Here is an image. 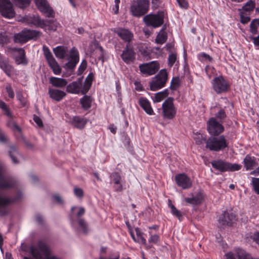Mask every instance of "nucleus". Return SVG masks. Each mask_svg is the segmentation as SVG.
Returning a JSON list of instances; mask_svg holds the SVG:
<instances>
[{"instance_id":"obj_6","label":"nucleus","mask_w":259,"mask_h":259,"mask_svg":"<svg viewBox=\"0 0 259 259\" xmlns=\"http://www.w3.org/2000/svg\"><path fill=\"white\" fill-rule=\"evenodd\" d=\"M149 7V2L148 0H140L137 4L131 6L130 11L134 16L140 17L147 13Z\"/></svg>"},{"instance_id":"obj_3","label":"nucleus","mask_w":259,"mask_h":259,"mask_svg":"<svg viewBox=\"0 0 259 259\" xmlns=\"http://www.w3.org/2000/svg\"><path fill=\"white\" fill-rule=\"evenodd\" d=\"M212 166L221 172L227 171H234L239 170L241 165L237 163H231L223 160H215L211 162Z\"/></svg>"},{"instance_id":"obj_23","label":"nucleus","mask_w":259,"mask_h":259,"mask_svg":"<svg viewBox=\"0 0 259 259\" xmlns=\"http://www.w3.org/2000/svg\"><path fill=\"white\" fill-rule=\"evenodd\" d=\"M114 32L125 42H130L134 36L133 33L126 29L119 28L115 30Z\"/></svg>"},{"instance_id":"obj_21","label":"nucleus","mask_w":259,"mask_h":259,"mask_svg":"<svg viewBox=\"0 0 259 259\" xmlns=\"http://www.w3.org/2000/svg\"><path fill=\"white\" fill-rule=\"evenodd\" d=\"M82 87V78H79L76 81H73L66 85V91L71 94H81Z\"/></svg>"},{"instance_id":"obj_39","label":"nucleus","mask_w":259,"mask_h":259,"mask_svg":"<svg viewBox=\"0 0 259 259\" xmlns=\"http://www.w3.org/2000/svg\"><path fill=\"white\" fill-rule=\"evenodd\" d=\"M168 91L166 89L162 92H159L155 94L154 102H159L164 99L168 95Z\"/></svg>"},{"instance_id":"obj_44","label":"nucleus","mask_w":259,"mask_h":259,"mask_svg":"<svg viewBox=\"0 0 259 259\" xmlns=\"http://www.w3.org/2000/svg\"><path fill=\"white\" fill-rule=\"evenodd\" d=\"M168 206L171 209V212L173 215L177 217L179 219L182 217L181 212L178 210L176 207L171 203V201H168Z\"/></svg>"},{"instance_id":"obj_37","label":"nucleus","mask_w":259,"mask_h":259,"mask_svg":"<svg viewBox=\"0 0 259 259\" xmlns=\"http://www.w3.org/2000/svg\"><path fill=\"white\" fill-rule=\"evenodd\" d=\"M13 119L14 118H9L8 119L7 121V126L14 132L17 131L20 133L21 132V128L17 124L16 122H15Z\"/></svg>"},{"instance_id":"obj_2","label":"nucleus","mask_w":259,"mask_h":259,"mask_svg":"<svg viewBox=\"0 0 259 259\" xmlns=\"http://www.w3.org/2000/svg\"><path fill=\"white\" fill-rule=\"evenodd\" d=\"M206 148L212 151L223 150L228 146V143L223 135L211 136L205 142Z\"/></svg>"},{"instance_id":"obj_14","label":"nucleus","mask_w":259,"mask_h":259,"mask_svg":"<svg viewBox=\"0 0 259 259\" xmlns=\"http://www.w3.org/2000/svg\"><path fill=\"white\" fill-rule=\"evenodd\" d=\"M236 220V216L232 212L224 211L218 220L219 226L224 228L231 226Z\"/></svg>"},{"instance_id":"obj_29","label":"nucleus","mask_w":259,"mask_h":259,"mask_svg":"<svg viewBox=\"0 0 259 259\" xmlns=\"http://www.w3.org/2000/svg\"><path fill=\"white\" fill-rule=\"evenodd\" d=\"M88 120L86 118L76 116L70 121L71 124L77 128L82 129L84 127Z\"/></svg>"},{"instance_id":"obj_38","label":"nucleus","mask_w":259,"mask_h":259,"mask_svg":"<svg viewBox=\"0 0 259 259\" xmlns=\"http://www.w3.org/2000/svg\"><path fill=\"white\" fill-rule=\"evenodd\" d=\"M15 5L20 9L28 7L31 3V0H12Z\"/></svg>"},{"instance_id":"obj_50","label":"nucleus","mask_w":259,"mask_h":259,"mask_svg":"<svg viewBox=\"0 0 259 259\" xmlns=\"http://www.w3.org/2000/svg\"><path fill=\"white\" fill-rule=\"evenodd\" d=\"M111 177L114 184H117L121 181V177L120 175L116 172H113L111 175Z\"/></svg>"},{"instance_id":"obj_16","label":"nucleus","mask_w":259,"mask_h":259,"mask_svg":"<svg viewBox=\"0 0 259 259\" xmlns=\"http://www.w3.org/2000/svg\"><path fill=\"white\" fill-rule=\"evenodd\" d=\"M140 71L149 75L155 74L159 69V64L157 61H152L149 63L141 64L139 66Z\"/></svg>"},{"instance_id":"obj_20","label":"nucleus","mask_w":259,"mask_h":259,"mask_svg":"<svg viewBox=\"0 0 259 259\" xmlns=\"http://www.w3.org/2000/svg\"><path fill=\"white\" fill-rule=\"evenodd\" d=\"M122 60L126 64L134 62L135 59V53L132 47L127 45L121 55Z\"/></svg>"},{"instance_id":"obj_64","label":"nucleus","mask_w":259,"mask_h":259,"mask_svg":"<svg viewBox=\"0 0 259 259\" xmlns=\"http://www.w3.org/2000/svg\"><path fill=\"white\" fill-rule=\"evenodd\" d=\"M226 259H236V255L230 252L226 254Z\"/></svg>"},{"instance_id":"obj_53","label":"nucleus","mask_w":259,"mask_h":259,"mask_svg":"<svg viewBox=\"0 0 259 259\" xmlns=\"http://www.w3.org/2000/svg\"><path fill=\"white\" fill-rule=\"evenodd\" d=\"M159 241V236L157 234L152 235H151L149 239V242L152 243L154 244L157 243Z\"/></svg>"},{"instance_id":"obj_1","label":"nucleus","mask_w":259,"mask_h":259,"mask_svg":"<svg viewBox=\"0 0 259 259\" xmlns=\"http://www.w3.org/2000/svg\"><path fill=\"white\" fill-rule=\"evenodd\" d=\"M30 252L35 259H59L51 253L49 245L42 240L38 241L35 245L31 246Z\"/></svg>"},{"instance_id":"obj_28","label":"nucleus","mask_w":259,"mask_h":259,"mask_svg":"<svg viewBox=\"0 0 259 259\" xmlns=\"http://www.w3.org/2000/svg\"><path fill=\"white\" fill-rule=\"evenodd\" d=\"M49 82L56 88H62L66 87L68 83L67 81L62 78L51 77L49 78Z\"/></svg>"},{"instance_id":"obj_30","label":"nucleus","mask_w":259,"mask_h":259,"mask_svg":"<svg viewBox=\"0 0 259 259\" xmlns=\"http://www.w3.org/2000/svg\"><path fill=\"white\" fill-rule=\"evenodd\" d=\"M139 103L143 109L148 114H153V110L151 106L150 103L146 98H140L139 100Z\"/></svg>"},{"instance_id":"obj_42","label":"nucleus","mask_w":259,"mask_h":259,"mask_svg":"<svg viewBox=\"0 0 259 259\" xmlns=\"http://www.w3.org/2000/svg\"><path fill=\"white\" fill-rule=\"evenodd\" d=\"M77 222L79 227L82 229L83 232L84 234H87L89 232V229L85 220L83 219L79 218Z\"/></svg>"},{"instance_id":"obj_27","label":"nucleus","mask_w":259,"mask_h":259,"mask_svg":"<svg viewBox=\"0 0 259 259\" xmlns=\"http://www.w3.org/2000/svg\"><path fill=\"white\" fill-rule=\"evenodd\" d=\"M243 164L247 170L253 169L258 165L256 158L249 155H247L244 158Z\"/></svg>"},{"instance_id":"obj_56","label":"nucleus","mask_w":259,"mask_h":259,"mask_svg":"<svg viewBox=\"0 0 259 259\" xmlns=\"http://www.w3.org/2000/svg\"><path fill=\"white\" fill-rule=\"evenodd\" d=\"M257 25H259V19L253 20L250 24V30L257 29Z\"/></svg>"},{"instance_id":"obj_33","label":"nucleus","mask_w":259,"mask_h":259,"mask_svg":"<svg viewBox=\"0 0 259 259\" xmlns=\"http://www.w3.org/2000/svg\"><path fill=\"white\" fill-rule=\"evenodd\" d=\"M9 155L11 158L13 163L17 164L19 163V161L17 159V157L20 155V153L18 152L17 148L14 146H10V149L8 151Z\"/></svg>"},{"instance_id":"obj_15","label":"nucleus","mask_w":259,"mask_h":259,"mask_svg":"<svg viewBox=\"0 0 259 259\" xmlns=\"http://www.w3.org/2000/svg\"><path fill=\"white\" fill-rule=\"evenodd\" d=\"M212 83L213 89L217 94L226 92L229 88L228 82L222 76L215 77Z\"/></svg>"},{"instance_id":"obj_34","label":"nucleus","mask_w":259,"mask_h":259,"mask_svg":"<svg viewBox=\"0 0 259 259\" xmlns=\"http://www.w3.org/2000/svg\"><path fill=\"white\" fill-rule=\"evenodd\" d=\"M165 28L163 27L157 35L155 38V42L158 44H163L167 39V35L164 31Z\"/></svg>"},{"instance_id":"obj_13","label":"nucleus","mask_w":259,"mask_h":259,"mask_svg":"<svg viewBox=\"0 0 259 259\" xmlns=\"http://www.w3.org/2000/svg\"><path fill=\"white\" fill-rule=\"evenodd\" d=\"M0 12L6 18H12L15 16L13 5L10 0H0Z\"/></svg>"},{"instance_id":"obj_31","label":"nucleus","mask_w":259,"mask_h":259,"mask_svg":"<svg viewBox=\"0 0 259 259\" xmlns=\"http://www.w3.org/2000/svg\"><path fill=\"white\" fill-rule=\"evenodd\" d=\"M53 52L57 58L63 59L65 57L68 49L64 46H58L53 49Z\"/></svg>"},{"instance_id":"obj_19","label":"nucleus","mask_w":259,"mask_h":259,"mask_svg":"<svg viewBox=\"0 0 259 259\" xmlns=\"http://www.w3.org/2000/svg\"><path fill=\"white\" fill-rule=\"evenodd\" d=\"M79 61V54L77 49L73 47L70 51L69 60L66 63L65 66L67 68L73 69Z\"/></svg>"},{"instance_id":"obj_48","label":"nucleus","mask_w":259,"mask_h":259,"mask_svg":"<svg viewBox=\"0 0 259 259\" xmlns=\"http://www.w3.org/2000/svg\"><path fill=\"white\" fill-rule=\"evenodd\" d=\"M252 184L254 191L259 195V178H252Z\"/></svg>"},{"instance_id":"obj_40","label":"nucleus","mask_w":259,"mask_h":259,"mask_svg":"<svg viewBox=\"0 0 259 259\" xmlns=\"http://www.w3.org/2000/svg\"><path fill=\"white\" fill-rule=\"evenodd\" d=\"M255 3L251 0L247 2L245 5L242 7V10L245 12H250L252 11L255 7Z\"/></svg>"},{"instance_id":"obj_9","label":"nucleus","mask_w":259,"mask_h":259,"mask_svg":"<svg viewBox=\"0 0 259 259\" xmlns=\"http://www.w3.org/2000/svg\"><path fill=\"white\" fill-rule=\"evenodd\" d=\"M4 167L0 165V189L8 190L16 188L18 181L13 177L3 176Z\"/></svg>"},{"instance_id":"obj_54","label":"nucleus","mask_w":259,"mask_h":259,"mask_svg":"<svg viewBox=\"0 0 259 259\" xmlns=\"http://www.w3.org/2000/svg\"><path fill=\"white\" fill-rule=\"evenodd\" d=\"M74 193L77 197L82 198L83 196L82 189L79 188H74Z\"/></svg>"},{"instance_id":"obj_11","label":"nucleus","mask_w":259,"mask_h":259,"mask_svg":"<svg viewBox=\"0 0 259 259\" xmlns=\"http://www.w3.org/2000/svg\"><path fill=\"white\" fill-rule=\"evenodd\" d=\"M43 49L45 58L54 73L57 75L60 74L61 69L48 48L44 47Z\"/></svg>"},{"instance_id":"obj_41","label":"nucleus","mask_w":259,"mask_h":259,"mask_svg":"<svg viewBox=\"0 0 259 259\" xmlns=\"http://www.w3.org/2000/svg\"><path fill=\"white\" fill-rule=\"evenodd\" d=\"M136 235H137V242L141 243L144 245H146V240L143 236V233L141 230L137 228L135 229Z\"/></svg>"},{"instance_id":"obj_47","label":"nucleus","mask_w":259,"mask_h":259,"mask_svg":"<svg viewBox=\"0 0 259 259\" xmlns=\"http://www.w3.org/2000/svg\"><path fill=\"white\" fill-rule=\"evenodd\" d=\"M227 115L226 112L223 109H221L216 114L215 117L218 119L222 121L225 119Z\"/></svg>"},{"instance_id":"obj_52","label":"nucleus","mask_w":259,"mask_h":259,"mask_svg":"<svg viewBox=\"0 0 259 259\" xmlns=\"http://www.w3.org/2000/svg\"><path fill=\"white\" fill-rule=\"evenodd\" d=\"M6 90L9 97L11 99H13L14 98L15 95L11 85H7L6 87Z\"/></svg>"},{"instance_id":"obj_18","label":"nucleus","mask_w":259,"mask_h":259,"mask_svg":"<svg viewBox=\"0 0 259 259\" xmlns=\"http://www.w3.org/2000/svg\"><path fill=\"white\" fill-rule=\"evenodd\" d=\"M175 179L177 185L183 189H189L192 186L191 180L185 174H180L176 175Z\"/></svg>"},{"instance_id":"obj_8","label":"nucleus","mask_w":259,"mask_h":259,"mask_svg":"<svg viewBox=\"0 0 259 259\" xmlns=\"http://www.w3.org/2000/svg\"><path fill=\"white\" fill-rule=\"evenodd\" d=\"M168 79L167 72L166 69H162L155 76V80L150 84L152 91H156L163 87Z\"/></svg>"},{"instance_id":"obj_60","label":"nucleus","mask_w":259,"mask_h":259,"mask_svg":"<svg viewBox=\"0 0 259 259\" xmlns=\"http://www.w3.org/2000/svg\"><path fill=\"white\" fill-rule=\"evenodd\" d=\"M115 5L112 8L113 10L114 11L115 14H117L119 10V4L120 3V0H115Z\"/></svg>"},{"instance_id":"obj_12","label":"nucleus","mask_w":259,"mask_h":259,"mask_svg":"<svg viewBox=\"0 0 259 259\" xmlns=\"http://www.w3.org/2000/svg\"><path fill=\"white\" fill-rule=\"evenodd\" d=\"M207 128L208 133L214 136H218L224 130L222 124L218 122L214 117H211L208 120Z\"/></svg>"},{"instance_id":"obj_55","label":"nucleus","mask_w":259,"mask_h":259,"mask_svg":"<svg viewBox=\"0 0 259 259\" xmlns=\"http://www.w3.org/2000/svg\"><path fill=\"white\" fill-rule=\"evenodd\" d=\"M87 63L85 60H83L78 68V74H81L86 69Z\"/></svg>"},{"instance_id":"obj_49","label":"nucleus","mask_w":259,"mask_h":259,"mask_svg":"<svg viewBox=\"0 0 259 259\" xmlns=\"http://www.w3.org/2000/svg\"><path fill=\"white\" fill-rule=\"evenodd\" d=\"M9 42V38L5 33H0V45L4 46Z\"/></svg>"},{"instance_id":"obj_63","label":"nucleus","mask_w":259,"mask_h":259,"mask_svg":"<svg viewBox=\"0 0 259 259\" xmlns=\"http://www.w3.org/2000/svg\"><path fill=\"white\" fill-rule=\"evenodd\" d=\"M253 239L259 246V231L254 233Z\"/></svg>"},{"instance_id":"obj_26","label":"nucleus","mask_w":259,"mask_h":259,"mask_svg":"<svg viewBox=\"0 0 259 259\" xmlns=\"http://www.w3.org/2000/svg\"><path fill=\"white\" fill-rule=\"evenodd\" d=\"M22 193L19 191L17 192V196L13 198L4 197L0 196V209L2 208L6 207L7 206L14 202L19 200L22 198Z\"/></svg>"},{"instance_id":"obj_57","label":"nucleus","mask_w":259,"mask_h":259,"mask_svg":"<svg viewBox=\"0 0 259 259\" xmlns=\"http://www.w3.org/2000/svg\"><path fill=\"white\" fill-rule=\"evenodd\" d=\"M180 7L184 9H187L188 3L186 0H177Z\"/></svg>"},{"instance_id":"obj_36","label":"nucleus","mask_w":259,"mask_h":259,"mask_svg":"<svg viewBox=\"0 0 259 259\" xmlns=\"http://www.w3.org/2000/svg\"><path fill=\"white\" fill-rule=\"evenodd\" d=\"M93 79L89 76L85 79L81 89V94L85 95L91 88Z\"/></svg>"},{"instance_id":"obj_61","label":"nucleus","mask_w":259,"mask_h":259,"mask_svg":"<svg viewBox=\"0 0 259 259\" xmlns=\"http://www.w3.org/2000/svg\"><path fill=\"white\" fill-rule=\"evenodd\" d=\"M0 108L5 113V112L7 111V110H8L10 108V107L5 102L3 101L1 104H0Z\"/></svg>"},{"instance_id":"obj_62","label":"nucleus","mask_w":259,"mask_h":259,"mask_svg":"<svg viewBox=\"0 0 259 259\" xmlns=\"http://www.w3.org/2000/svg\"><path fill=\"white\" fill-rule=\"evenodd\" d=\"M162 2V0H152V7L157 8Z\"/></svg>"},{"instance_id":"obj_58","label":"nucleus","mask_w":259,"mask_h":259,"mask_svg":"<svg viewBox=\"0 0 259 259\" xmlns=\"http://www.w3.org/2000/svg\"><path fill=\"white\" fill-rule=\"evenodd\" d=\"M195 140L197 144L200 145L202 144L206 140L203 138L202 135H199L195 138Z\"/></svg>"},{"instance_id":"obj_24","label":"nucleus","mask_w":259,"mask_h":259,"mask_svg":"<svg viewBox=\"0 0 259 259\" xmlns=\"http://www.w3.org/2000/svg\"><path fill=\"white\" fill-rule=\"evenodd\" d=\"M204 195L201 192H198L195 195L192 194V197L185 198V201L193 205L201 204L204 200Z\"/></svg>"},{"instance_id":"obj_4","label":"nucleus","mask_w":259,"mask_h":259,"mask_svg":"<svg viewBox=\"0 0 259 259\" xmlns=\"http://www.w3.org/2000/svg\"><path fill=\"white\" fill-rule=\"evenodd\" d=\"M39 36V32L30 29H24L14 36V41L23 44L30 39H36Z\"/></svg>"},{"instance_id":"obj_46","label":"nucleus","mask_w":259,"mask_h":259,"mask_svg":"<svg viewBox=\"0 0 259 259\" xmlns=\"http://www.w3.org/2000/svg\"><path fill=\"white\" fill-rule=\"evenodd\" d=\"M177 60V55L175 53H171L169 55L168 58V65L169 67H172Z\"/></svg>"},{"instance_id":"obj_43","label":"nucleus","mask_w":259,"mask_h":259,"mask_svg":"<svg viewBox=\"0 0 259 259\" xmlns=\"http://www.w3.org/2000/svg\"><path fill=\"white\" fill-rule=\"evenodd\" d=\"M180 85V77L177 76L174 77L171 81L170 88L172 90H176Z\"/></svg>"},{"instance_id":"obj_45","label":"nucleus","mask_w":259,"mask_h":259,"mask_svg":"<svg viewBox=\"0 0 259 259\" xmlns=\"http://www.w3.org/2000/svg\"><path fill=\"white\" fill-rule=\"evenodd\" d=\"M17 100L20 102L21 105L23 107H25L27 105V101L25 98L23 97L21 92H19L17 93L16 95Z\"/></svg>"},{"instance_id":"obj_17","label":"nucleus","mask_w":259,"mask_h":259,"mask_svg":"<svg viewBox=\"0 0 259 259\" xmlns=\"http://www.w3.org/2000/svg\"><path fill=\"white\" fill-rule=\"evenodd\" d=\"M36 6L38 10L46 15L47 17H52L54 11L50 7L47 0H34Z\"/></svg>"},{"instance_id":"obj_5","label":"nucleus","mask_w":259,"mask_h":259,"mask_svg":"<svg viewBox=\"0 0 259 259\" xmlns=\"http://www.w3.org/2000/svg\"><path fill=\"white\" fill-rule=\"evenodd\" d=\"M164 13L163 11H158L155 14H148L144 16L143 21L148 26L157 28L164 23Z\"/></svg>"},{"instance_id":"obj_59","label":"nucleus","mask_w":259,"mask_h":259,"mask_svg":"<svg viewBox=\"0 0 259 259\" xmlns=\"http://www.w3.org/2000/svg\"><path fill=\"white\" fill-rule=\"evenodd\" d=\"M33 120L38 126H39V127L43 126V123L42 122V120L38 116H37L36 115H34Z\"/></svg>"},{"instance_id":"obj_25","label":"nucleus","mask_w":259,"mask_h":259,"mask_svg":"<svg viewBox=\"0 0 259 259\" xmlns=\"http://www.w3.org/2000/svg\"><path fill=\"white\" fill-rule=\"evenodd\" d=\"M48 94L50 98L57 102L61 101L66 96V93L64 91L51 88L49 89Z\"/></svg>"},{"instance_id":"obj_35","label":"nucleus","mask_w":259,"mask_h":259,"mask_svg":"<svg viewBox=\"0 0 259 259\" xmlns=\"http://www.w3.org/2000/svg\"><path fill=\"white\" fill-rule=\"evenodd\" d=\"M92 101L90 96L85 95L80 99V103L84 109L88 110L91 107Z\"/></svg>"},{"instance_id":"obj_51","label":"nucleus","mask_w":259,"mask_h":259,"mask_svg":"<svg viewBox=\"0 0 259 259\" xmlns=\"http://www.w3.org/2000/svg\"><path fill=\"white\" fill-rule=\"evenodd\" d=\"M240 21L242 24L247 23L250 20V17L248 16H245L244 12H240Z\"/></svg>"},{"instance_id":"obj_22","label":"nucleus","mask_w":259,"mask_h":259,"mask_svg":"<svg viewBox=\"0 0 259 259\" xmlns=\"http://www.w3.org/2000/svg\"><path fill=\"white\" fill-rule=\"evenodd\" d=\"M13 51L18 53V55L14 57L15 62L17 65H26L28 64V60L26 58L25 52L23 49L14 48Z\"/></svg>"},{"instance_id":"obj_32","label":"nucleus","mask_w":259,"mask_h":259,"mask_svg":"<svg viewBox=\"0 0 259 259\" xmlns=\"http://www.w3.org/2000/svg\"><path fill=\"white\" fill-rule=\"evenodd\" d=\"M0 68L8 76H11L14 71L13 67L7 60H3L0 62Z\"/></svg>"},{"instance_id":"obj_7","label":"nucleus","mask_w":259,"mask_h":259,"mask_svg":"<svg viewBox=\"0 0 259 259\" xmlns=\"http://www.w3.org/2000/svg\"><path fill=\"white\" fill-rule=\"evenodd\" d=\"M162 115L164 118L173 119L176 114V109L174 104V99L169 97L162 104Z\"/></svg>"},{"instance_id":"obj_10","label":"nucleus","mask_w":259,"mask_h":259,"mask_svg":"<svg viewBox=\"0 0 259 259\" xmlns=\"http://www.w3.org/2000/svg\"><path fill=\"white\" fill-rule=\"evenodd\" d=\"M23 21L29 25H33L42 28H46L51 23V20L41 19L37 15L25 16L23 18Z\"/></svg>"}]
</instances>
